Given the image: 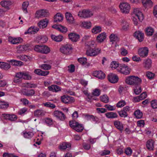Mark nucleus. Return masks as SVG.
I'll list each match as a JSON object with an SVG mask.
<instances>
[{
  "label": "nucleus",
  "mask_w": 157,
  "mask_h": 157,
  "mask_svg": "<svg viewBox=\"0 0 157 157\" xmlns=\"http://www.w3.org/2000/svg\"><path fill=\"white\" fill-rule=\"evenodd\" d=\"M125 82L129 85L137 86L141 84L142 80L138 77L132 75L127 77Z\"/></svg>",
  "instance_id": "f257e3e1"
},
{
  "label": "nucleus",
  "mask_w": 157,
  "mask_h": 157,
  "mask_svg": "<svg viewBox=\"0 0 157 157\" xmlns=\"http://www.w3.org/2000/svg\"><path fill=\"white\" fill-rule=\"evenodd\" d=\"M69 124L70 126L77 132H81L84 129L82 124L79 123L75 121H70Z\"/></svg>",
  "instance_id": "f03ea898"
},
{
  "label": "nucleus",
  "mask_w": 157,
  "mask_h": 157,
  "mask_svg": "<svg viewBox=\"0 0 157 157\" xmlns=\"http://www.w3.org/2000/svg\"><path fill=\"white\" fill-rule=\"evenodd\" d=\"M93 15V12L89 9H84L79 11L78 15L79 17L83 18H88Z\"/></svg>",
  "instance_id": "7ed1b4c3"
},
{
  "label": "nucleus",
  "mask_w": 157,
  "mask_h": 157,
  "mask_svg": "<svg viewBox=\"0 0 157 157\" xmlns=\"http://www.w3.org/2000/svg\"><path fill=\"white\" fill-rule=\"evenodd\" d=\"M34 49L37 52L44 54H48L50 52V48L45 45H36Z\"/></svg>",
  "instance_id": "20e7f679"
},
{
  "label": "nucleus",
  "mask_w": 157,
  "mask_h": 157,
  "mask_svg": "<svg viewBox=\"0 0 157 157\" xmlns=\"http://www.w3.org/2000/svg\"><path fill=\"white\" fill-rule=\"evenodd\" d=\"M117 70L118 72L125 75H128L130 73L128 66L123 64H120Z\"/></svg>",
  "instance_id": "39448f33"
},
{
  "label": "nucleus",
  "mask_w": 157,
  "mask_h": 157,
  "mask_svg": "<svg viewBox=\"0 0 157 157\" xmlns=\"http://www.w3.org/2000/svg\"><path fill=\"white\" fill-rule=\"evenodd\" d=\"M119 7L121 11L124 13H128L130 9L129 4L126 2L121 3L119 5Z\"/></svg>",
  "instance_id": "423d86ee"
},
{
  "label": "nucleus",
  "mask_w": 157,
  "mask_h": 157,
  "mask_svg": "<svg viewBox=\"0 0 157 157\" xmlns=\"http://www.w3.org/2000/svg\"><path fill=\"white\" fill-rule=\"evenodd\" d=\"M101 50L99 48L87 49L86 54L87 56H95L100 52Z\"/></svg>",
  "instance_id": "0eeeda50"
},
{
  "label": "nucleus",
  "mask_w": 157,
  "mask_h": 157,
  "mask_svg": "<svg viewBox=\"0 0 157 157\" xmlns=\"http://www.w3.org/2000/svg\"><path fill=\"white\" fill-rule=\"evenodd\" d=\"M133 15L137 17L140 22L142 21L144 18L143 14L140 9L139 8H135L133 9Z\"/></svg>",
  "instance_id": "6e6552de"
},
{
  "label": "nucleus",
  "mask_w": 157,
  "mask_h": 157,
  "mask_svg": "<svg viewBox=\"0 0 157 157\" xmlns=\"http://www.w3.org/2000/svg\"><path fill=\"white\" fill-rule=\"evenodd\" d=\"M54 116L59 120L63 121L65 120V117L64 113L61 111L59 110H56L53 113Z\"/></svg>",
  "instance_id": "1a4fd4ad"
},
{
  "label": "nucleus",
  "mask_w": 157,
  "mask_h": 157,
  "mask_svg": "<svg viewBox=\"0 0 157 157\" xmlns=\"http://www.w3.org/2000/svg\"><path fill=\"white\" fill-rule=\"evenodd\" d=\"M72 49L71 46L69 44H66L60 48L61 52L65 54H68L70 53V51Z\"/></svg>",
  "instance_id": "9d476101"
},
{
  "label": "nucleus",
  "mask_w": 157,
  "mask_h": 157,
  "mask_svg": "<svg viewBox=\"0 0 157 157\" xmlns=\"http://www.w3.org/2000/svg\"><path fill=\"white\" fill-rule=\"evenodd\" d=\"M62 101L65 103H71L74 101V98L71 97L64 95L61 97Z\"/></svg>",
  "instance_id": "9b49d317"
},
{
  "label": "nucleus",
  "mask_w": 157,
  "mask_h": 157,
  "mask_svg": "<svg viewBox=\"0 0 157 157\" xmlns=\"http://www.w3.org/2000/svg\"><path fill=\"white\" fill-rule=\"evenodd\" d=\"M138 54L141 57L147 56L148 52V48L147 47L140 48L138 50Z\"/></svg>",
  "instance_id": "f8f14e48"
},
{
  "label": "nucleus",
  "mask_w": 157,
  "mask_h": 157,
  "mask_svg": "<svg viewBox=\"0 0 157 157\" xmlns=\"http://www.w3.org/2000/svg\"><path fill=\"white\" fill-rule=\"evenodd\" d=\"M108 79L110 82L114 83L118 82V78L116 74L110 73L108 75Z\"/></svg>",
  "instance_id": "ddd939ff"
},
{
  "label": "nucleus",
  "mask_w": 157,
  "mask_h": 157,
  "mask_svg": "<svg viewBox=\"0 0 157 157\" xmlns=\"http://www.w3.org/2000/svg\"><path fill=\"white\" fill-rule=\"evenodd\" d=\"M12 4V2L10 0H3L0 2L1 5L7 10L10 9V7Z\"/></svg>",
  "instance_id": "4468645a"
},
{
  "label": "nucleus",
  "mask_w": 157,
  "mask_h": 157,
  "mask_svg": "<svg viewBox=\"0 0 157 157\" xmlns=\"http://www.w3.org/2000/svg\"><path fill=\"white\" fill-rule=\"evenodd\" d=\"M36 13L38 15V17H47L49 14V13L48 10L44 9L40 10L37 11Z\"/></svg>",
  "instance_id": "2eb2a0df"
},
{
  "label": "nucleus",
  "mask_w": 157,
  "mask_h": 157,
  "mask_svg": "<svg viewBox=\"0 0 157 157\" xmlns=\"http://www.w3.org/2000/svg\"><path fill=\"white\" fill-rule=\"evenodd\" d=\"M8 41L13 44H17L20 43L22 39L20 37L14 38L11 36L9 37Z\"/></svg>",
  "instance_id": "dca6fc26"
},
{
  "label": "nucleus",
  "mask_w": 157,
  "mask_h": 157,
  "mask_svg": "<svg viewBox=\"0 0 157 157\" xmlns=\"http://www.w3.org/2000/svg\"><path fill=\"white\" fill-rule=\"evenodd\" d=\"M134 36L139 41L141 42L144 39V34L142 32L138 31L134 33Z\"/></svg>",
  "instance_id": "f3484780"
},
{
  "label": "nucleus",
  "mask_w": 157,
  "mask_h": 157,
  "mask_svg": "<svg viewBox=\"0 0 157 157\" xmlns=\"http://www.w3.org/2000/svg\"><path fill=\"white\" fill-rule=\"evenodd\" d=\"M3 116L6 119L11 121H15L17 119V116L14 114H4Z\"/></svg>",
  "instance_id": "a211bd4d"
},
{
  "label": "nucleus",
  "mask_w": 157,
  "mask_h": 157,
  "mask_svg": "<svg viewBox=\"0 0 157 157\" xmlns=\"http://www.w3.org/2000/svg\"><path fill=\"white\" fill-rule=\"evenodd\" d=\"M69 39L73 42H76L79 38V35L74 33H71L68 34Z\"/></svg>",
  "instance_id": "6ab92c4d"
},
{
  "label": "nucleus",
  "mask_w": 157,
  "mask_h": 157,
  "mask_svg": "<svg viewBox=\"0 0 157 157\" xmlns=\"http://www.w3.org/2000/svg\"><path fill=\"white\" fill-rule=\"evenodd\" d=\"M146 146L148 150L153 151L154 147V141L151 139L148 140L146 142Z\"/></svg>",
  "instance_id": "aec40b11"
},
{
  "label": "nucleus",
  "mask_w": 157,
  "mask_h": 157,
  "mask_svg": "<svg viewBox=\"0 0 157 157\" xmlns=\"http://www.w3.org/2000/svg\"><path fill=\"white\" fill-rule=\"evenodd\" d=\"M93 74L94 76L100 79H103L105 77V73L101 71H96Z\"/></svg>",
  "instance_id": "412c9836"
},
{
  "label": "nucleus",
  "mask_w": 157,
  "mask_h": 157,
  "mask_svg": "<svg viewBox=\"0 0 157 157\" xmlns=\"http://www.w3.org/2000/svg\"><path fill=\"white\" fill-rule=\"evenodd\" d=\"M106 37V33L105 32L102 33L97 36L96 40L98 42L101 43L105 39Z\"/></svg>",
  "instance_id": "4be33fe9"
},
{
  "label": "nucleus",
  "mask_w": 157,
  "mask_h": 157,
  "mask_svg": "<svg viewBox=\"0 0 157 157\" xmlns=\"http://www.w3.org/2000/svg\"><path fill=\"white\" fill-rule=\"evenodd\" d=\"M151 60L150 59H145L143 63L144 67L147 70L149 69L151 66Z\"/></svg>",
  "instance_id": "5701e85b"
},
{
  "label": "nucleus",
  "mask_w": 157,
  "mask_h": 157,
  "mask_svg": "<svg viewBox=\"0 0 157 157\" xmlns=\"http://www.w3.org/2000/svg\"><path fill=\"white\" fill-rule=\"evenodd\" d=\"M48 20L46 18L41 20L38 23V25L40 28H44L46 27L48 24Z\"/></svg>",
  "instance_id": "b1692460"
},
{
  "label": "nucleus",
  "mask_w": 157,
  "mask_h": 157,
  "mask_svg": "<svg viewBox=\"0 0 157 157\" xmlns=\"http://www.w3.org/2000/svg\"><path fill=\"white\" fill-rule=\"evenodd\" d=\"M45 113L42 109H37L34 111V115L36 117H40L44 116Z\"/></svg>",
  "instance_id": "393cba45"
},
{
  "label": "nucleus",
  "mask_w": 157,
  "mask_h": 157,
  "mask_svg": "<svg viewBox=\"0 0 157 157\" xmlns=\"http://www.w3.org/2000/svg\"><path fill=\"white\" fill-rule=\"evenodd\" d=\"M48 90L52 92H57L61 90L60 88L56 85H52L48 87Z\"/></svg>",
  "instance_id": "a878e982"
},
{
  "label": "nucleus",
  "mask_w": 157,
  "mask_h": 157,
  "mask_svg": "<svg viewBox=\"0 0 157 157\" xmlns=\"http://www.w3.org/2000/svg\"><path fill=\"white\" fill-rule=\"evenodd\" d=\"M22 93L23 95L26 96H31L35 94V92L33 90H28L25 89H24L22 90Z\"/></svg>",
  "instance_id": "bb28decb"
},
{
  "label": "nucleus",
  "mask_w": 157,
  "mask_h": 157,
  "mask_svg": "<svg viewBox=\"0 0 157 157\" xmlns=\"http://www.w3.org/2000/svg\"><path fill=\"white\" fill-rule=\"evenodd\" d=\"M114 124L115 127L121 132L123 130V127L122 124L119 121H114Z\"/></svg>",
  "instance_id": "cd10ccee"
},
{
  "label": "nucleus",
  "mask_w": 157,
  "mask_h": 157,
  "mask_svg": "<svg viewBox=\"0 0 157 157\" xmlns=\"http://www.w3.org/2000/svg\"><path fill=\"white\" fill-rule=\"evenodd\" d=\"M78 62L83 66H86L88 67L90 66V64L87 62V59L85 57H81L78 59Z\"/></svg>",
  "instance_id": "c85d7f7f"
},
{
  "label": "nucleus",
  "mask_w": 157,
  "mask_h": 157,
  "mask_svg": "<svg viewBox=\"0 0 157 157\" xmlns=\"http://www.w3.org/2000/svg\"><path fill=\"white\" fill-rule=\"evenodd\" d=\"M21 134L23 136L24 138L29 139L33 136L34 133L32 132L23 131L21 133Z\"/></svg>",
  "instance_id": "c756f323"
},
{
  "label": "nucleus",
  "mask_w": 157,
  "mask_h": 157,
  "mask_svg": "<svg viewBox=\"0 0 157 157\" xmlns=\"http://www.w3.org/2000/svg\"><path fill=\"white\" fill-rule=\"evenodd\" d=\"M66 17L68 22L70 23H73L74 22V19L71 13L67 12L66 13Z\"/></svg>",
  "instance_id": "7c9ffc66"
},
{
  "label": "nucleus",
  "mask_w": 157,
  "mask_h": 157,
  "mask_svg": "<svg viewBox=\"0 0 157 157\" xmlns=\"http://www.w3.org/2000/svg\"><path fill=\"white\" fill-rule=\"evenodd\" d=\"M71 147V145L70 144L65 142L60 145L59 146V148L61 150H64L66 148H67L68 150H69Z\"/></svg>",
  "instance_id": "2f4dec72"
},
{
  "label": "nucleus",
  "mask_w": 157,
  "mask_h": 157,
  "mask_svg": "<svg viewBox=\"0 0 157 157\" xmlns=\"http://www.w3.org/2000/svg\"><path fill=\"white\" fill-rule=\"evenodd\" d=\"M28 46L26 45H20L17 47V49L18 53H20L21 52L27 50Z\"/></svg>",
  "instance_id": "473e14b6"
},
{
  "label": "nucleus",
  "mask_w": 157,
  "mask_h": 157,
  "mask_svg": "<svg viewBox=\"0 0 157 157\" xmlns=\"http://www.w3.org/2000/svg\"><path fill=\"white\" fill-rule=\"evenodd\" d=\"M106 117L108 118H117L118 115L116 113L113 112H109L105 114Z\"/></svg>",
  "instance_id": "72a5a7b5"
},
{
  "label": "nucleus",
  "mask_w": 157,
  "mask_h": 157,
  "mask_svg": "<svg viewBox=\"0 0 157 157\" xmlns=\"http://www.w3.org/2000/svg\"><path fill=\"white\" fill-rule=\"evenodd\" d=\"M121 23V25L122 26V29L125 31L127 30L129 27V25L128 22H126L125 19H123L122 20Z\"/></svg>",
  "instance_id": "f704fd0d"
},
{
  "label": "nucleus",
  "mask_w": 157,
  "mask_h": 157,
  "mask_svg": "<svg viewBox=\"0 0 157 157\" xmlns=\"http://www.w3.org/2000/svg\"><path fill=\"white\" fill-rule=\"evenodd\" d=\"M63 17L60 13H57L54 16V21L55 22H59L63 20Z\"/></svg>",
  "instance_id": "c9c22d12"
},
{
  "label": "nucleus",
  "mask_w": 157,
  "mask_h": 157,
  "mask_svg": "<svg viewBox=\"0 0 157 157\" xmlns=\"http://www.w3.org/2000/svg\"><path fill=\"white\" fill-rule=\"evenodd\" d=\"M51 36L52 40L56 42L61 41L63 39V36L61 35L56 36L52 34Z\"/></svg>",
  "instance_id": "e433bc0d"
},
{
  "label": "nucleus",
  "mask_w": 157,
  "mask_h": 157,
  "mask_svg": "<svg viewBox=\"0 0 157 157\" xmlns=\"http://www.w3.org/2000/svg\"><path fill=\"white\" fill-rule=\"evenodd\" d=\"M0 68L5 70H8L10 68V64L4 62H0Z\"/></svg>",
  "instance_id": "4c0bfd02"
},
{
  "label": "nucleus",
  "mask_w": 157,
  "mask_h": 157,
  "mask_svg": "<svg viewBox=\"0 0 157 157\" xmlns=\"http://www.w3.org/2000/svg\"><path fill=\"white\" fill-rule=\"evenodd\" d=\"M101 30L102 29L101 26H95L92 29V32L94 34H96L101 32Z\"/></svg>",
  "instance_id": "58836bf2"
},
{
  "label": "nucleus",
  "mask_w": 157,
  "mask_h": 157,
  "mask_svg": "<svg viewBox=\"0 0 157 157\" xmlns=\"http://www.w3.org/2000/svg\"><path fill=\"white\" fill-rule=\"evenodd\" d=\"M110 41L112 42H117L118 40V37L117 35L114 34H112L109 36Z\"/></svg>",
  "instance_id": "ea45409f"
},
{
  "label": "nucleus",
  "mask_w": 157,
  "mask_h": 157,
  "mask_svg": "<svg viewBox=\"0 0 157 157\" xmlns=\"http://www.w3.org/2000/svg\"><path fill=\"white\" fill-rule=\"evenodd\" d=\"M87 49H96V45L94 41H90L86 45Z\"/></svg>",
  "instance_id": "a19ab883"
},
{
  "label": "nucleus",
  "mask_w": 157,
  "mask_h": 157,
  "mask_svg": "<svg viewBox=\"0 0 157 157\" xmlns=\"http://www.w3.org/2000/svg\"><path fill=\"white\" fill-rule=\"evenodd\" d=\"M134 114L137 119H140L142 117L143 113L139 109H137L134 112Z\"/></svg>",
  "instance_id": "79ce46f5"
},
{
  "label": "nucleus",
  "mask_w": 157,
  "mask_h": 157,
  "mask_svg": "<svg viewBox=\"0 0 157 157\" xmlns=\"http://www.w3.org/2000/svg\"><path fill=\"white\" fill-rule=\"evenodd\" d=\"M9 62L12 63L15 66H21L23 64V63L22 62L14 59L10 60Z\"/></svg>",
  "instance_id": "37998d69"
},
{
  "label": "nucleus",
  "mask_w": 157,
  "mask_h": 157,
  "mask_svg": "<svg viewBox=\"0 0 157 157\" xmlns=\"http://www.w3.org/2000/svg\"><path fill=\"white\" fill-rule=\"evenodd\" d=\"M82 26L86 29L90 28L91 25V24L90 21H84L82 23Z\"/></svg>",
  "instance_id": "c03bdc74"
},
{
  "label": "nucleus",
  "mask_w": 157,
  "mask_h": 157,
  "mask_svg": "<svg viewBox=\"0 0 157 157\" xmlns=\"http://www.w3.org/2000/svg\"><path fill=\"white\" fill-rule=\"evenodd\" d=\"M23 79L27 80H30L31 79V76L28 72H23Z\"/></svg>",
  "instance_id": "a18cd8bd"
},
{
  "label": "nucleus",
  "mask_w": 157,
  "mask_h": 157,
  "mask_svg": "<svg viewBox=\"0 0 157 157\" xmlns=\"http://www.w3.org/2000/svg\"><path fill=\"white\" fill-rule=\"evenodd\" d=\"M100 98L101 101L105 103H107L109 101V98L106 95H104L101 96Z\"/></svg>",
  "instance_id": "49530a36"
},
{
  "label": "nucleus",
  "mask_w": 157,
  "mask_h": 157,
  "mask_svg": "<svg viewBox=\"0 0 157 157\" xmlns=\"http://www.w3.org/2000/svg\"><path fill=\"white\" fill-rule=\"evenodd\" d=\"M39 67L41 69L46 70H50L51 68V66L50 65L47 64H42L40 65Z\"/></svg>",
  "instance_id": "de8ad7c7"
},
{
  "label": "nucleus",
  "mask_w": 157,
  "mask_h": 157,
  "mask_svg": "<svg viewBox=\"0 0 157 157\" xmlns=\"http://www.w3.org/2000/svg\"><path fill=\"white\" fill-rule=\"evenodd\" d=\"M146 32L147 35L151 36L154 32V30L151 27H148L146 29Z\"/></svg>",
  "instance_id": "09e8293b"
},
{
  "label": "nucleus",
  "mask_w": 157,
  "mask_h": 157,
  "mask_svg": "<svg viewBox=\"0 0 157 157\" xmlns=\"http://www.w3.org/2000/svg\"><path fill=\"white\" fill-rule=\"evenodd\" d=\"M28 110V109L26 108H24L20 109L18 112L19 115L23 116L26 113Z\"/></svg>",
  "instance_id": "8fccbe9b"
},
{
  "label": "nucleus",
  "mask_w": 157,
  "mask_h": 157,
  "mask_svg": "<svg viewBox=\"0 0 157 157\" xmlns=\"http://www.w3.org/2000/svg\"><path fill=\"white\" fill-rule=\"evenodd\" d=\"M110 66L112 68H113L114 69L116 68L117 69L119 66V64L117 62L113 61L110 64Z\"/></svg>",
  "instance_id": "3c124183"
},
{
  "label": "nucleus",
  "mask_w": 157,
  "mask_h": 157,
  "mask_svg": "<svg viewBox=\"0 0 157 157\" xmlns=\"http://www.w3.org/2000/svg\"><path fill=\"white\" fill-rule=\"evenodd\" d=\"M143 5L145 7L151 4L152 2L151 0H142Z\"/></svg>",
  "instance_id": "603ef678"
},
{
  "label": "nucleus",
  "mask_w": 157,
  "mask_h": 157,
  "mask_svg": "<svg viewBox=\"0 0 157 157\" xmlns=\"http://www.w3.org/2000/svg\"><path fill=\"white\" fill-rule=\"evenodd\" d=\"M126 105V102L124 100H121L119 101L117 104V106L118 108L123 107Z\"/></svg>",
  "instance_id": "864d4df0"
},
{
  "label": "nucleus",
  "mask_w": 157,
  "mask_h": 157,
  "mask_svg": "<svg viewBox=\"0 0 157 157\" xmlns=\"http://www.w3.org/2000/svg\"><path fill=\"white\" fill-rule=\"evenodd\" d=\"M45 106L49 107L51 109H54L56 107V105L53 104L51 103L50 102H47L44 104Z\"/></svg>",
  "instance_id": "5fc2aeb1"
},
{
  "label": "nucleus",
  "mask_w": 157,
  "mask_h": 157,
  "mask_svg": "<svg viewBox=\"0 0 157 157\" xmlns=\"http://www.w3.org/2000/svg\"><path fill=\"white\" fill-rule=\"evenodd\" d=\"M101 90L98 89H95L93 91L92 94L96 96H98L100 94Z\"/></svg>",
  "instance_id": "6e6d98bb"
},
{
  "label": "nucleus",
  "mask_w": 157,
  "mask_h": 157,
  "mask_svg": "<svg viewBox=\"0 0 157 157\" xmlns=\"http://www.w3.org/2000/svg\"><path fill=\"white\" fill-rule=\"evenodd\" d=\"M28 3L27 2H24L22 5V9L25 13L27 12V8L28 6Z\"/></svg>",
  "instance_id": "4d7b16f0"
},
{
  "label": "nucleus",
  "mask_w": 157,
  "mask_h": 157,
  "mask_svg": "<svg viewBox=\"0 0 157 157\" xmlns=\"http://www.w3.org/2000/svg\"><path fill=\"white\" fill-rule=\"evenodd\" d=\"M9 106L8 104L7 103L2 101L0 105V108L5 109L7 108Z\"/></svg>",
  "instance_id": "13d9d810"
},
{
  "label": "nucleus",
  "mask_w": 157,
  "mask_h": 157,
  "mask_svg": "<svg viewBox=\"0 0 157 157\" xmlns=\"http://www.w3.org/2000/svg\"><path fill=\"white\" fill-rule=\"evenodd\" d=\"M151 106L153 109L157 108V100H153L151 101Z\"/></svg>",
  "instance_id": "bf43d9fd"
},
{
  "label": "nucleus",
  "mask_w": 157,
  "mask_h": 157,
  "mask_svg": "<svg viewBox=\"0 0 157 157\" xmlns=\"http://www.w3.org/2000/svg\"><path fill=\"white\" fill-rule=\"evenodd\" d=\"M119 115L121 117H125L128 116L127 113L125 112L123 110L118 112Z\"/></svg>",
  "instance_id": "052dcab7"
},
{
  "label": "nucleus",
  "mask_w": 157,
  "mask_h": 157,
  "mask_svg": "<svg viewBox=\"0 0 157 157\" xmlns=\"http://www.w3.org/2000/svg\"><path fill=\"white\" fill-rule=\"evenodd\" d=\"M146 76L149 79H151L153 78L155 75L151 72L147 71L146 73Z\"/></svg>",
  "instance_id": "680f3d73"
},
{
  "label": "nucleus",
  "mask_w": 157,
  "mask_h": 157,
  "mask_svg": "<svg viewBox=\"0 0 157 157\" xmlns=\"http://www.w3.org/2000/svg\"><path fill=\"white\" fill-rule=\"evenodd\" d=\"M145 124L144 121L140 120L137 121V125L138 127H144Z\"/></svg>",
  "instance_id": "e2e57ef3"
},
{
  "label": "nucleus",
  "mask_w": 157,
  "mask_h": 157,
  "mask_svg": "<svg viewBox=\"0 0 157 157\" xmlns=\"http://www.w3.org/2000/svg\"><path fill=\"white\" fill-rule=\"evenodd\" d=\"M59 31L62 33H65L67 32V29L66 27L63 26L59 25Z\"/></svg>",
  "instance_id": "0e129e2a"
},
{
  "label": "nucleus",
  "mask_w": 157,
  "mask_h": 157,
  "mask_svg": "<svg viewBox=\"0 0 157 157\" xmlns=\"http://www.w3.org/2000/svg\"><path fill=\"white\" fill-rule=\"evenodd\" d=\"M25 86L27 88H35L37 86V85L35 84L27 83L25 84Z\"/></svg>",
  "instance_id": "69168bd1"
},
{
  "label": "nucleus",
  "mask_w": 157,
  "mask_h": 157,
  "mask_svg": "<svg viewBox=\"0 0 157 157\" xmlns=\"http://www.w3.org/2000/svg\"><path fill=\"white\" fill-rule=\"evenodd\" d=\"M121 54L123 56H126L128 53V52L124 48H121Z\"/></svg>",
  "instance_id": "338daca9"
},
{
  "label": "nucleus",
  "mask_w": 157,
  "mask_h": 157,
  "mask_svg": "<svg viewBox=\"0 0 157 157\" xmlns=\"http://www.w3.org/2000/svg\"><path fill=\"white\" fill-rule=\"evenodd\" d=\"M110 153V151L109 150H104L101 152H100V154L101 156H104L109 155Z\"/></svg>",
  "instance_id": "774afa93"
}]
</instances>
